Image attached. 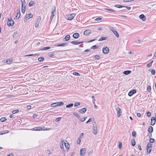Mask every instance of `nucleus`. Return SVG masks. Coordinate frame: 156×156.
Wrapping results in <instances>:
<instances>
[{
  "instance_id": "obj_61",
  "label": "nucleus",
  "mask_w": 156,
  "mask_h": 156,
  "mask_svg": "<svg viewBox=\"0 0 156 156\" xmlns=\"http://www.w3.org/2000/svg\"><path fill=\"white\" fill-rule=\"evenodd\" d=\"M122 143L120 142H119V148H121V147H122Z\"/></svg>"
},
{
  "instance_id": "obj_42",
  "label": "nucleus",
  "mask_w": 156,
  "mask_h": 156,
  "mask_svg": "<svg viewBox=\"0 0 156 156\" xmlns=\"http://www.w3.org/2000/svg\"><path fill=\"white\" fill-rule=\"evenodd\" d=\"M73 75H75V76H80V74L79 73H77V72H74L73 73Z\"/></svg>"
},
{
  "instance_id": "obj_44",
  "label": "nucleus",
  "mask_w": 156,
  "mask_h": 156,
  "mask_svg": "<svg viewBox=\"0 0 156 156\" xmlns=\"http://www.w3.org/2000/svg\"><path fill=\"white\" fill-rule=\"evenodd\" d=\"M62 144L60 145V147L62 149L63 148V144H64V141H62V140H61Z\"/></svg>"
},
{
  "instance_id": "obj_16",
  "label": "nucleus",
  "mask_w": 156,
  "mask_h": 156,
  "mask_svg": "<svg viewBox=\"0 0 156 156\" xmlns=\"http://www.w3.org/2000/svg\"><path fill=\"white\" fill-rule=\"evenodd\" d=\"M139 17L143 21H145L146 19V16L143 14L140 15Z\"/></svg>"
},
{
  "instance_id": "obj_64",
  "label": "nucleus",
  "mask_w": 156,
  "mask_h": 156,
  "mask_svg": "<svg viewBox=\"0 0 156 156\" xmlns=\"http://www.w3.org/2000/svg\"><path fill=\"white\" fill-rule=\"evenodd\" d=\"M138 149H139L140 150H141V149H141V146H140V145L138 144Z\"/></svg>"
},
{
  "instance_id": "obj_25",
  "label": "nucleus",
  "mask_w": 156,
  "mask_h": 156,
  "mask_svg": "<svg viewBox=\"0 0 156 156\" xmlns=\"http://www.w3.org/2000/svg\"><path fill=\"white\" fill-rule=\"evenodd\" d=\"M107 37H101V38L98 40L99 41H101L103 40H105L107 39Z\"/></svg>"
},
{
  "instance_id": "obj_59",
  "label": "nucleus",
  "mask_w": 156,
  "mask_h": 156,
  "mask_svg": "<svg viewBox=\"0 0 156 156\" xmlns=\"http://www.w3.org/2000/svg\"><path fill=\"white\" fill-rule=\"evenodd\" d=\"M105 9L111 11H112L113 12H115V11L114 10H113L112 9Z\"/></svg>"
},
{
  "instance_id": "obj_58",
  "label": "nucleus",
  "mask_w": 156,
  "mask_h": 156,
  "mask_svg": "<svg viewBox=\"0 0 156 156\" xmlns=\"http://www.w3.org/2000/svg\"><path fill=\"white\" fill-rule=\"evenodd\" d=\"M61 119V117H58L56 119V122H58L60 121Z\"/></svg>"
},
{
  "instance_id": "obj_21",
  "label": "nucleus",
  "mask_w": 156,
  "mask_h": 156,
  "mask_svg": "<svg viewBox=\"0 0 156 156\" xmlns=\"http://www.w3.org/2000/svg\"><path fill=\"white\" fill-rule=\"evenodd\" d=\"M70 38V36L69 35H67L64 38V40L65 41H68L69 40Z\"/></svg>"
},
{
  "instance_id": "obj_4",
  "label": "nucleus",
  "mask_w": 156,
  "mask_h": 156,
  "mask_svg": "<svg viewBox=\"0 0 156 156\" xmlns=\"http://www.w3.org/2000/svg\"><path fill=\"white\" fill-rule=\"evenodd\" d=\"M75 16V14L73 13L68 15L67 16V19L69 20H72Z\"/></svg>"
},
{
  "instance_id": "obj_32",
  "label": "nucleus",
  "mask_w": 156,
  "mask_h": 156,
  "mask_svg": "<svg viewBox=\"0 0 156 156\" xmlns=\"http://www.w3.org/2000/svg\"><path fill=\"white\" fill-rule=\"evenodd\" d=\"M6 120V119L5 117H2L0 119V120L2 122H4Z\"/></svg>"
},
{
  "instance_id": "obj_43",
  "label": "nucleus",
  "mask_w": 156,
  "mask_h": 156,
  "mask_svg": "<svg viewBox=\"0 0 156 156\" xmlns=\"http://www.w3.org/2000/svg\"><path fill=\"white\" fill-rule=\"evenodd\" d=\"M87 118V117H85L82 119H80V121H81L82 122H83L85 121V120Z\"/></svg>"
},
{
  "instance_id": "obj_2",
  "label": "nucleus",
  "mask_w": 156,
  "mask_h": 156,
  "mask_svg": "<svg viewBox=\"0 0 156 156\" xmlns=\"http://www.w3.org/2000/svg\"><path fill=\"white\" fill-rule=\"evenodd\" d=\"M14 24V21L12 20V18H10L8 19V21L7 22V25L9 27L12 26Z\"/></svg>"
},
{
  "instance_id": "obj_24",
  "label": "nucleus",
  "mask_w": 156,
  "mask_h": 156,
  "mask_svg": "<svg viewBox=\"0 0 156 156\" xmlns=\"http://www.w3.org/2000/svg\"><path fill=\"white\" fill-rule=\"evenodd\" d=\"M56 105L57 106H62L64 105V103L63 102H57L56 103Z\"/></svg>"
},
{
  "instance_id": "obj_40",
  "label": "nucleus",
  "mask_w": 156,
  "mask_h": 156,
  "mask_svg": "<svg viewBox=\"0 0 156 156\" xmlns=\"http://www.w3.org/2000/svg\"><path fill=\"white\" fill-rule=\"evenodd\" d=\"M51 48V47H46L44 48H43L41 50H47L48 49H49Z\"/></svg>"
},
{
  "instance_id": "obj_46",
  "label": "nucleus",
  "mask_w": 156,
  "mask_h": 156,
  "mask_svg": "<svg viewBox=\"0 0 156 156\" xmlns=\"http://www.w3.org/2000/svg\"><path fill=\"white\" fill-rule=\"evenodd\" d=\"M56 103H55L52 104L51 105V107H55L56 106H57L56 105Z\"/></svg>"
},
{
  "instance_id": "obj_51",
  "label": "nucleus",
  "mask_w": 156,
  "mask_h": 156,
  "mask_svg": "<svg viewBox=\"0 0 156 156\" xmlns=\"http://www.w3.org/2000/svg\"><path fill=\"white\" fill-rule=\"evenodd\" d=\"M147 91L148 92H150L151 91V88L150 86H148L147 88Z\"/></svg>"
},
{
  "instance_id": "obj_62",
  "label": "nucleus",
  "mask_w": 156,
  "mask_h": 156,
  "mask_svg": "<svg viewBox=\"0 0 156 156\" xmlns=\"http://www.w3.org/2000/svg\"><path fill=\"white\" fill-rule=\"evenodd\" d=\"M21 2L22 3V4H26V2L25 0H21Z\"/></svg>"
},
{
  "instance_id": "obj_52",
  "label": "nucleus",
  "mask_w": 156,
  "mask_h": 156,
  "mask_svg": "<svg viewBox=\"0 0 156 156\" xmlns=\"http://www.w3.org/2000/svg\"><path fill=\"white\" fill-rule=\"evenodd\" d=\"M80 105V102H77V103H75L74 104V106L76 107L78 105Z\"/></svg>"
},
{
  "instance_id": "obj_26",
  "label": "nucleus",
  "mask_w": 156,
  "mask_h": 156,
  "mask_svg": "<svg viewBox=\"0 0 156 156\" xmlns=\"http://www.w3.org/2000/svg\"><path fill=\"white\" fill-rule=\"evenodd\" d=\"M64 145H65V147L67 149H69V145L68 143L67 142V143H66L65 142H64Z\"/></svg>"
},
{
  "instance_id": "obj_10",
  "label": "nucleus",
  "mask_w": 156,
  "mask_h": 156,
  "mask_svg": "<svg viewBox=\"0 0 156 156\" xmlns=\"http://www.w3.org/2000/svg\"><path fill=\"white\" fill-rule=\"evenodd\" d=\"M91 31L90 30H86L84 31L83 34L85 35H88L91 33Z\"/></svg>"
},
{
  "instance_id": "obj_31",
  "label": "nucleus",
  "mask_w": 156,
  "mask_h": 156,
  "mask_svg": "<svg viewBox=\"0 0 156 156\" xmlns=\"http://www.w3.org/2000/svg\"><path fill=\"white\" fill-rule=\"evenodd\" d=\"M73 104L71 103L66 105V108H70L72 107L73 106Z\"/></svg>"
},
{
  "instance_id": "obj_63",
  "label": "nucleus",
  "mask_w": 156,
  "mask_h": 156,
  "mask_svg": "<svg viewBox=\"0 0 156 156\" xmlns=\"http://www.w3.org/2000/svg\"><path fill=\"white\" fill-rule=\"evenodd\" d=\"M25 10H26V9H21L22 12L23 13H24L25 11Z\"/></svg>"
},
{
  "instance_id": "obj_19",
  "label": "nucleus",
  "mask_w": 156,
  "mask_h": 156,
  "mask_svg": "<svg viewBox=\"0 0 156 156\" xmlns=\"http://www.w3.org/2000/svg\"><path fill=\"white\" fill-rule=\"evenodd\" d=\"M67 45V44L65 43H62V44H57L55 46H58V47H63L64 46H66Z\"/></svg>"
},
{
  "instance_id": "obj_35",
  "label": "nucleus",
  "mask_w": 156,
  "mask_h": 156,
  "mask_svg": "<svg viewBox=\"0 0 156 156\" xmlns=\"http://www.w3.org/2000/svg\"><path fill=\"white\" fill-rule=\"evenodd\" d=\"M94 58L95 59H99L100 58V57L99 55H96L94 57Z\"/></svg>"
},
{
  "instance_id": "obj_5",
  "label": "nucleus",
  "mask_w": 156,
  "mask_h": 156,
  "mask_svg": "<svg viewBox=\"0 0 156 156\" xmlns=\"http://www.w3.org/2000/svg\"><path fill=\"white\" fill-rule=\"evenodd\" d=\"M116 110L117 111V115L118 117L120 116L122 114V112L121 109L119 107L116 108Z\"/></svg>"
},
{
  "instance_id": "obj_45",
  "label": "nucleus",
  "mask_w": 156,
  "mask_h": 156,
  "mask_svg": "<svg viewBox=\"0 0 156 156\" xmlns=\"http://www.w3.org/2000/svg\"><path fill=\"white\" fill-rule=\"evenodd\" d=\"M77 143L79 144H80L81 142V139L80 138H79L77 140Z\"/></svg>"
},
{
  "instance_id": "obj_17",
  "label": "nucleus",
  "mask_w": 156,
  "mask_h": 156,
  "mask_svg": "<svg viewBox=\"0 0 156 156\" xmlns=\"http://www.w3.org/2000/svg\"><path fill=\"white\" fill-rule=\"evenodd\" d=\"M35 2L33 1H31L29 4V6L30 7L33 6L35 4Z\"/></svg>"
},
{
  "instance_id": "obj_13",
  "label": "nucleus",
  "mask_w": 156,
  "mask_h": 156,
  "mask_svg": "<svg viewBox=\"0 0 156 156\" xmlns=\"http://www.w3.org/2000/svg\"><path fill=\"white\" fill-rule=\"evenodd\" d=\"M87 110V108H84L80 109L79 111V112L81 113H84Z\"/></svg>"
},
{
  "instance_id": "obj_23",
  "label": "nucleus",
  "mask_w": 156,
  "mask_h": 156,
  "mask_svg": "<svg viewBox=\"0 0 156 156\" xmlns=\"http://www.w3.org/2000/svg\"><path fill=\"white\" fill-rule=\"evenodd\" d=\"M131 72V71L130 70H126V71H124L123 72V73L125 75H127L130 73Z\"/></svg>"
},
{
  "instance_id": "obj_28",
  "label": "nucleus",
  "mask_w": 156,
  "mask_h": 156,
  "mask_svg": "<svg viewBox=\"0 0 156 156\" xmlns=\"http://www.w3.org/2000/svg\"><path fill=\"white\" fill-rule=\"evenodd\" d=\"M52 10H53V11H52V12L51 14L54 15V14H55L56 13V8H55V6H54L53 7V9H52Z\"/></svg>"
},
{
  "instance_id": "obj_33",
  "label": "nucleus",
  "mask_w": 156,
  "mask_h": 156,
  "mask_svg": "<svg viewBox=\"0 0 156 156\" xmlns=\"http://www.w3.org/2000/svg\"><path fill=\"white\" fill-rule=\"evenodd\" d=\"M98 48V46H97V45H94L92 46V47H91V48H90V49H97Z\"/></svg>"
},
{
  "instance_id": "obj_39",
  "label": "nucleus",
  "mask_w": 156,
  "mask_h": 156,
  "mask_svg": "<svg viewBox=\"0 0 156 156\" xmlns=\"http://www.w3.org/2000/svg\"><path fill=\"white\" fill-rule=\"evenodd\" d=\"M153 61H152L151 62L148 64L147 66V67H150L151 66L152 64V63L153 62Z\"/></svg>"
},
{
  "instance_id": "obj_11",
  "label": "nucleus",
  "mask_w": 156,
  "mask_h": 156,
  "mask_svg": "<svg viewBox=\"0 0 156 156\" xmlns=\"http://www.w3.org/2000/svg\"><path fill=\"white\" fill-rule=\"evenodd\" d=\"M151 125L152 126H153L154 125L156 122V120H155V118L153 117H152L151 118Z\"/></svg>"
},
{
  "instance_id": "obj_60",
  "label": "nucleus",
  "mask_w": 156,
  "mask_h": 156,
  "mask_svg": "<svg viewBox=\"0 0 156 156\" xmlns=\"http://www.w3.org/2000/svg\"><path fill=\"white\" fill-rule=\"evenodd\" d=\"M123 8H126L128 10H130V9L131 8V7H129V6H123Z\"/></svg>"
},
{
  "instance_id": "obj_15",
  "label": "nucleus",
  "mask_w": 156,
  "mask_h": 156,
  "mask_svg": "<svg viewBox=\"0 0 156 156\" xmlns=\"http://www.w3.org/2000/svg\"><path fill=\"white\" fill-rule=\"evenodd\" d=\"M83 42V41L78 42L76 41H72L71 43L74 45H78Z\"/></svg>"
},
{
  "instance_id": "obj_34",
  "label": "nucleus",
  "mask_w": 156,
  "mask_h": 156,
  "mask_svg": "<svg viewBox=\"0 0 156 156\" xmlns=\"http://www.w3.org/2000/svg\"><path fill=\"white\" fill-rule=\"evenodd\" d=\"M109 29L113 33L114 32V31L116 30L113 27H109Z\"/></svg>"
},
{
  "instance_id": "obj_41",
  "label": "nucleus",
  "mask_w": 156,
  "mask_h": 156,
  "mask_svg": "<svg viewBox=\"0 0 156 156\" xmlns=\"http://www.w3.org/2000/svg\"><path fill=\"white\" fill-rule=\"evenodd\" d=\"M38 54H29V55H26V56H33L35 57V56H38Z\"/></svg>"
},
{
  "instance_id": "obj_7",
  "label": "nucleus",
  "mask_w": 156,
  "mask_h": 156,
  "mask_svg": "<svg viewBox=\"0 0 156 156\" xmlns=\"http://www.w3.org/2000/svg\"><path fill=\"white\" fill-rule=\"evenodd\" d=\"M102 51L104 53L107 54L109 52V50L107 47L106 46L105 47H104L103 48Z\"/></svg>"
},
{
  "instance_id": "obj_9",
  "label": "nucleus",
  "mask_w": 156,
  "mask_h": 156,
  "mask_svg": "<svg viewBox=\"0 0 156 156\" xmlns=\"http://www.w3.org/2000/svg\"><path fill=\"white\" fill-rule=\"evenodd\" d=\"M136 92V90L135 89H133L130 91L128 93V95L129 96H131L133 94H135Z\"/></svg>"
},
{
  "instance_id": "obj_50",
  "label": "nucleus",
  "mask_w": 156,
  "mask_h": 156,
  "mask_svg": "<svg viewBox=\"0 0 156 156\" xmlns=\"http://www.w3.org/2000/svg\"><path fill=\"white\" fill-rule=\"evenodd\" d=\"M151 74L152 75H154L155 73V70L154 69H152L151 70Z\"/></svg>"
},
{
  "instance_id": "obj_36",
  "label": "nucleus",
  "mask_w": 156,
  "mask_h": 156,
  "mask_svg": "<svg viewBox=\"0 0 156 156\" xmlns=\"http://www.w3.org/2000/svg\"><path fill=\"white\" fill-rule=\"evenodd\" d=\"M44 58L43 57H41L38 58V61L39 62H42L44 60Z\"/></svg>"
},
{
  "instance_id": "obj_54",
  "label": "nucleus",
  "mask_w": 156,
  "mask_h": 156,
  "mask_svg": "<svg viewBox=\"0 0 156 156\" xmlns=\"http://www.w3.org/2000/svg\"><path fill=\"white\" fill-rule=\"evenodd\" d=\"M132 135L133 136H136V133L135 131H133L132 133Z\"/></svg>"
},
{
  "instance_id": "obj_49",
  "label": "nucleus",
  "mask_w": 156,
  "mask_h": 156,
  "mask_svg": "<svg viewBox=\"0 0 156 156\" xmlns=\"http://www.w3.org/2000/svg\"><path fill=\"white\" fill-rule=\"evenodd\" d=\"M92 98L93 99V103L95 104V101H96V100L94 98V96H92Z\"/></svg>"
},
{
  "instance_id": "obj_1",
  "label": "nucleus",
  "mask_w": 156,
  "mask_h": 156,
  "mask_svg": "<svg viewBox=\"0 0 156 156\" xmlns=\"http://www.w3.org/2000/svg\"><path fill=\"white\" fill-rule=\"evenodd\" d=\"M93 132L94 135H96L97 133L98 129L96 123L95 122H94L93 124Z\"/></svg>"
},
{
  "instance_id": "obj_12",
  "label": "nucleus",
  "mask_w": 156,
  "mask_h": 156,
  "mask_svg": "<svg viewBox=\"0 0 156 156\" xmlns=\"http://www.w3.org/2000/svg\"><path fill=\"white\" fill-rule=\"evenodd\" d=\"M32 130L34 131L45 130L44 129H43V128L41 127H35L33 128Z\"/></svg>"
},
{
  "instance_id": "obj_53",
  "label": "nucleus",
  "mask_w": 156,
  "mask_h": 156,
  "mask_svg": "<svg viewBox=\"0 0 156 156\" xmlns=\"http://www.w3.org/2000/svg\"><path fill=\"white\" fill-rule=\"evenodd\" d=\"M151 145H152V144H151L150 143H148V144H147V147H151V148H152V147H151Z\"/></svg>"
},
{
  "instance_id": "obj_38",
  "label": "nucleus",
  "mask_w": 156,
  "mask_h": 156,
  "mask_svg": "<svg viewBox=\"0 0 156 156\" xmlns=\"http://www.w3.org/2000/svg\"><path fill=\"white\" fill-rule=\"evenodd\" d=\"M73 114L76 118H78V119H79L80 118V116L78 114H77V113H76V112H74L73 113Z\"/></svg>"
},
{
  "instance_id": "obj_8",
  "label": "nucleus",
  "mask_w": 156,
  "mask_h": 156,
  "mask_svg": "<svg viewBox=\"0 0 156 156\" xmlns=\"http://www.w3.org/2000/svg\"><path fill=\"white\" fill-rule=\"evenodd\" d=\"M86 152V149L85 148H83L80 149V156H83L85 152Z\"/></svg>"
},
{
  "instance_id": "obj_55",
  "label": "nucleus",
  "mask_w": 156,
  "mask_h": 156,
  "mask_svg": "<svg viewBox=\"0 0 156 156\" xmlns=\"http://www.w3.org/2000/svg\"><path fill=\"white\" fill-rule=\"evenodd\" d=\"M18 32L17 31H16L13 34V37H15L16 36V35L18 34Z\"/></svg>"
},
{
  "instance_id": "obj_3",
  "label": "nucleus",
  "mask_w": 156,
  "mask_h": 156,
  "mask_svg": "<svg viewBox=\"0 0 156 156\" xmlns=\"http://www.w3.org/2000/svg\"><path fill=\"white\" fill-rule=\"evenodd\" d=\"M32 17L33 15L31 13H28V14H27L24 17V21L25 22H26L27 20L32 18Z\"/></svg>"
},
{
  "instance_id": "obj_18",
  "label": "nucleus",
  "mask_w": 156,
  "mask_h": 156,
  "mask_svg": "<svg viewBox=\"0 0 156 156\" xmlns=\"http://www.w3.org/2000/svg\"><path fill=\"white\" fill-rule=\"evenodd\" d=\"M6 62L8 64H10L12 62V58H9L8 60H6Z\"/></svg>"
},
{
  "instance_id": "obj_47",
  "label": "nucleus",
  "mask_w": 156,
  "mask_h": 156,
  "mask_svg": "<svg viewBox=\"0 0 156 156\" xmlns=\"http://www.w3.org/2000/svg\"><path fill=\"white\" fill-rule=\"evenodd\" d=\"M22 9H26L25 4H22Z\"/></svg>"
},
{
  "instance_id": "obj_56",
  "label": "nucleus",
  "mask_w": 156,
  "mask_h": 156,
  "mask_svg": "<svg viewBox=\"0 0 156 156\" xmlns=\"http://www.w3.org/2000/svg\"><path fill=\"white\" fill-rule=\"evenodd\" d=\"M147 115L148 117H150L151 116V113L150 112H148L147 113Z\"/></svg>"
},
{
  "instance_id": "obj_6",
  "label": "nucleus",
  "mask_w": 156,
  "mask_h": 156,
  "mask_svg": "<svg viewBox=\"0 0 156 156\" xmlns=\"http://www.w3.org/2000/svg\"><path fill=\"white\" fill-rule=\"evenodd\" d=\"M41 20V17L40 16L38 17L36 22L35 23V27H36L37 28L38 27L39 23Z\"/></svg>"
},
{
  "instance_id": "obj_27",
  "label": "nucleus",
  "mask_w": 156,
  "mask_h": 156,
  "mask_svg": "<svg viewBox=\"0 0 156 156\" xmlns=\"http://www.w3.org/2000/svg\"><path fill=\"white\" fill-rule=\"evenodd\" d=\"M113 33L118 38L119 37V34L116 30L115 31H114V32H113Z\"/></svg>"
},
{
  "instance_id": "obj_14",
  "label": "nucleus",
  "mask_w": 156,
  "mask_h": 156,
  "mask_svg": "<svg viewBox=\"0 0 156 156\" xmlns=\"http://www.w3.org/2000/svg\"><path fill=\"white\" fill-rule=\"evenodd\" d=\"M73 36L75 39H78L80 37V34L78 33H76L73 34Z\"/></svg>"
},
{
  "instance_id": "obj_20",
  "label": "nucleus",
  "mask_w": 156,
  "mask_h": 156,
  "mask_svg": "<svg viewBox=\"0 0 156 156\" xmlns=\"http://www.w3.org/2000/svg\"><path fill=\"white\" fill-rule=\"evenodd\" d=\"M20 16V10H18V11L17 12V14L16 15V20H17L19 19Z\"/></svg>"
},
{
  "instance_id": "obj_48",
  "label": "nucleus",
  "mask_w": 156,
  "mask_h": 156,
  "mask_svg": "<svg viewBox=\"0 0 156 156\" xmlns=\"http://www.w3.org/2000/svg\"><path fill=\"white\" fill-rule=\"evenodd\" d=\"M155 140L153 138H150V143H154V142Z\"/></svg>"
},
{
  "instance_id": "obj_57",
  "label": "nucleus",
  "mask_w": 156,
  "mask_h": 156,
  "mask_svg": "<svg viewBox=\"0 0 156 156\" xmlns=\"http://www.w3.org/2000/svg\"><path fill=\"white\" fill-rule=\"evenodd\" d=\"M102 18L101 17H98L95 19V20L96 21H99L102 20Z\"/></svg>"
},
{
  "instance_id": "obj_29",
  "label": "nucleus",
  "mask_w": 156,
  "mask_h": 156,
  "mask_svg": "<svg viewBox=\"0 0 156 156\" xmlns=\"http://www.w3.org/2000/svg\"><path fill=\"white\" fill-rule=\"evenodd\" d=\"M147 153H148V154H150V152H151V150H152V148L151 147H147Z\"/></svg>"
},
{
  "instance_id": "obj_22",
  "label": "nucleus",
  "mask_w": 156,
  "mask_h": 156,
  "mask_svg": "<svg viewBox=\"0 0 156 156\" xmlns=\"http://www.w3.org/2000/svg\"><path fill=\"white\" fill-rule=\"evenodd\" d=\"M153 128L152 126H150L148 129V131L150 133H152L153 131Z\"/></svg>"
},
{
  "instance_id": "obj_30",
  "label": "nucleus",
  "mask_w": 156,
  "mask_h": 156,
  "mask_svg": "<svg viewBox=\"0 0 156 156\" xmlns=\"http://www.w3.org/2000/svg\"><path fill=\"white\" fill-rule=\"evenodd\" d=\"M131 144L133 146H134L135 145L136 142L134 139H133L131 141Z\"/></svg>"
},
{
  "instance_id": "obj_37",
  "label": "nucleus",
  "mask_w": 156,
  "mask_h": 156,
  "mask_svg": "<svg viewBox=\"0 0 156 156\" xmlns=\"http://www.w3.org/2000/svg\"><path fill=\"white\" fill-rule=\"evenodd\" d=\"M115 7H116L119 8H120L123 7V6H122L119 4L116 5H115Z\"/></svg>"
}]
</instances>
